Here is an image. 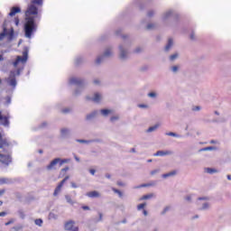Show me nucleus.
Here are the masks:
<instances>
[{"label": "nucleus", "instance_id": "nucleus-1", "mask_svg": "<svg viewBox=\"0 0 231 231\" xmlns=\"http://www.w3.org/2000/svg\"><path fill=\"white\" fill-rule=\"evenodd\" d=\"M39 14V9L37 6L29 5L25 12V22L23 24V32L26 39H32L33 34L37 32V23H35V18L31 15H37Z\"/></svg>", "mask_w": 231, "mask_h": 231}, {"label": "nucleus", "instance_id": "nucleus-2", "mask_svg": "<svg viewBox=\"0 0 231 231\" xmlns=\"http://www.w3.org/2000/svg\"><path fill=\"white\" fill-rule=\"evenodd\" d=\"M12 163V146L0 134V167H8Z\"/></svg>", "mask_w": 231, "mask_h": 231}, {"label": "nucleus", "instance_id": "nucleus-3", "mask_svg": "<svg viewBox=\"0 0 231 231\" xmlns=\"http://www.w3.org/2000/svg\"><path fill=\"white\" fill-rule=\"evenodd\" d=\"M69 84H71L72 86H78L77 89L74 91V95L79 97V95L82 93L84 86H86V79L72 77L69 79Z\"/></svg>", "mask_w": 231, "mask_h": 231}, {"label": "nucleus", "instance_id": "nucleus-4", "mask_svg": "<svg viewBox=\"0 0 231 231\" xmlns=\"http://www.w3.org/2000/svg\"><path fill=\"white\" fill-rule=\"evenodd\" d=\"M19 75H21V69L10 71L9 77L7 79V83L9 86L12 88H15V86H17V79H15V77H19Z\"/></svg>", "mask_w": 231, "mask_h": 231}, {"label": "nucleus", "instance_id": "nucleus-5", "mask_svg": "<svg viewBox=\"0 0 231 231\" xmlns=\"http://www.w3.org/2000/svg\"><path fill=\"white\" fill-rule=\"evenodd\" d=\"M129 47V42H125L119 45V57L122 60H125L129 57V51L127 48Z\"/></svg>", "mask_w": 231, "mask_h": 231}, {"label": "nucleus", "instance_id": "nucleus-6", "mask_svg": "<svg viewBox=\"0 0 231 231\" xmlns=\"http://www.w3.org/2000/svg\"><path fill=\"white\" fill-rule=\"evenodd\" d=\"M14 28H11L10 31L8 32V29H6V26L4 23L3 32L0 33V41H3L5 37H7V41L9 42H12V41H14Z\"/></svg>", "mask_w": 231, "mask_h": 231}, {"label": "nucleus", "instance_id": "nucleus-7", "mask_svg": "<svg viewBox=\"0 0 231 231\" xmlns=\"http://www.w3.org/2000/svg\"><path fill=\"white\" fill-rule=\"evenodd\" d=\"M23 57L22 56H17L16 60L14 61L13 66L14 68H17V66H19V63L22 64H26L27 60H28V51H23Z\"/></svg>", "mask_w": 231, "mask_h": 231}, {"label": "nucleus", "instance_id": "nucleus-8", "mask_svg": "<svg viewBox=\"0 0 231 231\" xmlns=\"http://www.w3.org/2000/svg\"><path fill=\"white\" fill-rule=\"evenodd\" d=\"M10 114L3 116V112L0 111V125H3L4 127H10Z\"/></svg>", "mask_w": 231, "mask_h": 231}, {"label": "nucleus", "instance_id": "nucleus-9", "mask_svg": "<svg viewBox=\"0 0 231 231\" xmlns=\"http://www.w3.org/2000/svg\"><path fill=\"white\" fill-rule=\"evenodd\" d=\"M113 55V51H111V48L106 49L105 52L103 55L98 56L96 60V64H102L104 60L107 57H111Z\"/></svg>", "mask_w": 231, "mask_h": 231}, {"label": "nucleus", "instance_id": "nucleus-10", "mask_svg": "<svg viewBox=\"0 0 231 231\" xmlns=\"http://www.w3.org/2000/svg\"><path fill=\"white\" fill-rule=\"evenodd\" d=\"M86 98L88 100H91L92 102H95V104H100V101L102 100L103 97H102V94L96 92L93 97L87 96Z\"/></svg>", "mask_w": 231, "mask_h": 231}, {"label": "nucleus", "instance_id": "nucleus-11", "mask_svg": "<svg viewBox=\"0 0 231 231\" xmlns=\"http://www.w3.org/2000/svg\"><path fill=\"white\" fill-rule=\"evenodd\" d=\"M67 180H69V176H66L56 187L53 196H59L60 190L62 189V187H64V184L66 183Z\"/></svg>", "mask_w": 231, "mask_h": 231}, {"label": "nucleus", "instance_id": "nucleus-12", "mask_svg": "<svg viewBox=\"0 0 231 231\" xmlns=\"http://www.w3.org/2000/svg\"><path fill=\"white\" fill-rule=\"evenodd\" d=\"M64 226L67 231H79V227L75 226V221L73 220L67 221Z\"/></svg>", "mask_w": 231, "mask_h": 231}, {"label": "nucleus", "instance_id": "nucleus-13", "mask_svg": "<svg viewBox=\"0 0 231 231\" xmlns=\"http://www.w3.org/2000/svg\"><path fill=\"white\" fill-rule=\"evenodd\" d=\"M57 165H59V160L56 158L52 160L49 165H47L46 169L47 171H55L57 169Z\"/></svg>", "mask_w": 231, "mask_h": 231}, {"label": "nucleus", "instance_id": "nucleus-14", "mask_svg": "<svg viewBox=\"0 0 231 231\" xmlns=\"http://www.w3.org/2000/svg\"><path fill=\"white\" fill-rule=\"evenodd\" d=\"M61 138H69V134H71V132L68 128H62L60 130Z\"/></svg>", "mask_w": 231, "mask_h": 231}, {"label": "nucleus", "instance_id": "nucleus-15", "mask_svg": "<svg viewBox=\"0 0 231 231\" xmlns=\"http://www.w3.org/2000/svg\"><path fill=\"white\" fill-rule=\"evenodd\" d=\"M171 154H172V152L171 151H158L153 154V156H169Z\"/></svg>", "mask_w": 231, "mask_h": 231}, {"label": "nucleus", "instance_id": "nucleus-16", "mask_svg": "<svg viewBox=\"0 0 231 231\" xmlns=\"http://www.w3.org/2000/svg\"><path fill=\"white\" fill-rule=\"evenodd\" d=\"M15 14H21L20 7H17V6L12 7L11 12L9 13V16L14 17V15H15Z\"/></svg>", "mask_w": 231, "mask_h": 231}, {"label": "nucleus", "instance_id": "nucleus-17", "mask_svg": "<svg viewBox=\"0 0 231 231\" xmlns=\"http://www.w3.org/2000/svg\"><path fill=\"white\" fill-rule=\"evenodd\" d=\"M177 171H171L168 173H164L162 175V178H163V180H167V178H172L174 176H176Z\"/></svg>", "mask_w": 231, "mask_h": 231}, {"label": "nucleus", "instance_id": "nucleus-18", "mask_svg": "<svg viewBox=\"0 0 231 231\" xmlns=\"http://www.w3.org/2000/svg\"><path fill=\"white\" fill-rule=\"evenodd\" d=\"M88 198H100V193L97 190L87 193Z\"/></svg>", "mask_w": 231, "mask_h": 231}, {"label": "nucleus", "instance_id": "nucleus-19", "mask_svg": "<svg viewBox=\"0 0 231 231\" xmlns=\"http://www.w3.org/2000/svg\"><path fill=\"white\" fill-rule=\"evenodd\" d=\"M98 115V110H94L90 114L87 115V120H93Z\"/></svg>", "mask_w": 231, "mask_h": 231}, {"label": "nucleus", "instance_id": "nucleus-20", "mask_svg": "<svg viewBox=\"0 0 231 231\" xmlns=\"http://www.w3.org/2000/svg\"><path fill=\"white\" fill-rule=\"evenodd\" d=\"M160 127V124H156L152 126H150L147 130H146V133H154L156 131H158Z\"/></svg>", "mask_w": 231, "mask_h": 231}, {"label": "nucleus", "instance_id": "nucleus-21", "mask_svg": "<svg viewBox=\"0 0 231 231\" xmlns=\"http://www.w3.org/2000/svg\"><path fill=\"white\" fill-rule=\"evenodd\" d=\"M172 15H174V11L169 10L166 13H164L162 19H163V21H167V19H169V17H171Z\"/></svg>", "mask_w": 231, "mask_h": 231}, {"label": "nucleus", "instance_id": "nucleus-22", "mask_svg": "<svg viewBox=\"0 0 231 231\" xmlns=\"http://www.w3.org/2000/svg\"><path fill=\"white\" fill-rule=\"evenodd\" d=\"M173 45H174V41L171 38H170L165 46V51H169L171 50V48H172Z\"/></svg>", "mask_w": 231, "mask_h": 231}, {"label": "nucleus", "instance_id": "nucleus-23", "mask_svg": "<svg viewBox=\"0 0 231 231\" xmlns=\"http://www.w3.org/2000/svg\"><path fill=\"white\" fill-rule=\"evenodd\" d=\"M205 151H217V147H216V146L204 147V148H201L200 150H199V152H203Z\"/></svg>", "mask_w": 231, "mask_h": 231}, {"label": "nucleus", "instance_id": "nucleus-24", "mask_svg": "<svg viewBox=\"0 0 231 231\" xmlns=\"http://www.w3.org/2000/svg\"><path fill=\"white\" fill-rule=\"evenodd\" d=\"M210 208V203L203 202L201 207L199 208V210H208Z\"/></svg>", "mask_w": 231, "mask_h": 231}, {"label": "nucleus", "instance_id": "nucleus-25", "mask_svg": "<svg viewBox=\"0 0 231 231\" xmlns=\"http://www.w3.org/2000/svg\"><path fill=\"white\" fill-rule=\"evenodd\" d=\"M100 113L102 116H109V115H111L113 111L111 109H101Z\"/></svg>", "mask_w": 231, "mask_h": 231}, {"label": "nucleus", "instance_id": "nucleus-26", "mask_svg": "<svg viewBox=\"0 0 231 231\" xmlns=\"http://www.w3.org/2000/svg\"><path fill=\"white\" fill-rule=\"evenodd\" d=\"M205 172H207L208 174H216V173L219 172V171H217L214 168H206Z\"/></svg>", "mask_w": 231, "mask_h": 231}, {"label": "nucleus", "instance_id": "nucleus-27", "mask_svg": "<svg viewBox=\"0 0 231 231\" xmlns=\"http://www.w3.org/2000/svg\"><path fill=\"white\" fill-rule=\"evenodd\" d=\"M76 142H78L79 143H93L94 142H97V140L77 139Z\"/></svg>", "mask_w": 231, "mask_h": 231}, {"label": "nucleus", "instance_id": "nucleus-28", "mask_svg": "<svg viewBox=\"0 0 231 231\" xmlns=\"http://www.w3.org/2000/svg\"><path fill=\"white\" fill-rule=\"evenodd\" d=\"M147 97H149V98H152L153 100H156V98H158V93L152 91L147 94Z\"/></svg>", "mask_w": 231, "mask_h": 231}, {"label": "nucleus", "instance_id": "nucleus-29", "mask_svg": "<svg viewBox=\"0 0 231 231\" xmlns=\"http://www.w3.org/2000/svg\"><path fill=\"white\" fill-rule=\"evenodd\" d=\"M152 198H154V194H153V193H150V194H147V195L143 196V197L140 199V201H143V200H145V199H151Z\"/></svg>", "mask_w": 231, "mask_h": 231}, {"label": "nucleus", "instance_id": "nucleus-30", "mask_svg": "<svg viewBox=\"0 0 231 231\" xmlns=\"http://www.w3.org/2000/svg\"><path fill=\"white\" fill-rule=\"evenodd\" d=\"M165 134L166 136H173L174 138H182L180 134H178L174 132L166 133Z\"/></svg>", "mask_w": 231, "mask_h": 231}, {"label": "nucleus", "instance_id": "nucleus-31", "mask_svg": "<svg viewBox=\"0 0 231 231\" xmlns=\"http://www.w3.org/2000/svg\"><path fill=\"white\" fill-rule=\"evenodd\" d=\"M65 199L69 205H75V201L71 199V196L65 195Z\"/></svg>", "mask_w": 231, "mask_h": 231}, {"label": "nucleus", "instance_id": "nucleus-32", "mask_svg": "<svg viewBox=\"0 0 231 231\" xmlns=\"http://www.w3.org/2000/svg\"><path fill=\"white\" fill-rule=\"evenodd\" d=\"M44 0H32L31 1V5H32V6H34V5H38V6H42V2H43Z\"/></svg>", "mask_w": 231, "mask_h": 231}, {"label": "nucleus", "instance_id": "nucleus-33", "mask_svg": "<svg viewBox=\"0 0 231 231\" xmlns=\"http://www.w3.org/2000/svg\"><path fill=\"white\" fill-rule=\"evenodd\" d=\"M82 62H84V59L82 57H77L75 60V64L76 66H80V64H82Z\"/></svg>", "mask_w": 231, "mask_h": 231}, {"label": "nucleus", "instance_id": "nucleus-34", "mask_svg": "<svg viewBox=\"0 0 231 231\" xmlns=\"http://www.w3.org/2000/svg\"><path fill=\"white\" fill-rule=\"evenodd\" d=\"M171 71H172L174 74L178 73V71H180V65L171 67Z\"/></svg>", "mask_w": 231, "mask_h": 231}, {"label": "nucleus", "instance_id": "nucleus-35", "mask_svg": "<svg viewBox=\"0 0 231 231\" xmlns=\"http://www.w3.org/2000/svg\"><path fill=\"white\" fill-rule=\"evenodd\" d=\"M49 219H59V215H57V214H55V213H53V212H51L50 214H49Z\"/></svg>", "mask_w": 231, "mask_h": 231}, {"label": "nucleus", "instance_id": "nucleus-36", "mask_svg": "<svg viewBox=\"0 0 231 231\" xmlns=\"http://www.w3.org/2000/svg\"><path fill=\"white\" fill-rule=\"evenodd\" d=\"M34 223H35V225H36L37 226H42L43 221H42V218H37V219L34 220Z\"/></svg>", "mask_w": 231, "mask_h": 231}, {"label": "nucleus", "instance_id": "nucleus-37", "mask_svg": "<svg viewBox=\"0 0 231 231\" xmlns=\"http://www.w3.org/2000/svg\"><path fill=\"white\" fill-rule=\"evenodd\" d=\"M113 192H115V194H118L119 198H122L124 196V193H122V191H120V189H116L115 188L112 189Z\"/></svg>", "mask_w": 231, "mask_h": 231}, {"label": "nucleus", "instance_id": "nucleus-38", "mask_svg": "<svg viewBox=\"0 0 231 231\" xmlns=\"http://www.w3.org/2000/svg\"><path fill=\"white\" fill-rule=\"evenodd\" d=\"M178 57H179L178 52H175L174 54H172V55L170 56V60H171V62H173V60H176V59H178Z\"/></svg>", "mask_w": 231, "mask_h": 231}, {"label": "nucleus", "instance_id": "nucleus-39", "mask_svg": "<svg viewBox=\"0 0 231 231\" xmlns=\"http://www.w3.org/2000/svg\"><path fill=\"white\" fill-rule=\"evenodd\" d=\"M169 210H171V206H166L163 210L162 211V216H165V214H167V212H169Z\"/></svg>", "mask_w": 231, "mask_h": 231}, {"label": "nucleus", "instance_id": "nucleus-40", "mask_svg": "<svg viewBox=\"0 0 231 231\" xmlns=\"http://www.w3.org/2000/svg\"><path fill=\"white\" fill-rule=\"evenodd\" d=\"M20 230H23V226H21V225L13 226L11 228V231H20Z\"/></svg>", "mask_w": 231, "mask_h": 231}, {"label": "nucleus", "instance_id": "nucleus-41", "mask_svg": "<svg viewBox=\"0 0 231 231\" xmlns=\"http://www.w3.org/2000/svg\"><path fill=\"white\" fill-rule=\"evenodd\" d=\"M5 183H10V180L6 178L0 179V185H5Z\"/></svg>", "mask_w": 231, "mask_h": 231}, {"label": "nucleus", "instance_id": "nucleus-42", "mask_svg": "<svg viewBox=\"0 0 231 231\" xmlns=\"http://www.w3.org/2000/svg\"><path fill=\"white\" fill-rule=\"evenodd\" d=\"M12 104V97L9 96L5 97V106H10Z\"/></svg>", "mask_w": 231, "mask_h": 231}, {"label": "nucleus", "instance_id": "nucleus-43", "mask_svg": "<svg viewBox=\"0 0 231 231\" xmlns=\"http://www.w3.org/2000/svg\"><path fill=\"white\" fill-rule=\"evenodd\" d=\"M147 30H154L156 28L155 23H148L146 26Z\"/></svg>", "mask_w": 231, "mask_h": 231}, {"label": "nucleus", "instance_id": "nucleus-44", "mask_svg": "<svg viewBox=\"0 0 231 231\" xmlns=\"http://www.w3.org/2000/svg\"><path fill=\"white\" fill-rule=\"evenodd\" d=\"M146 206H147V203L139 204L137 206V210H142V209L145 208Z\"/></svg>", "mask_w": 231, "mask_h": 231}, {"label": "nucleus", "instance_id": "nucleus-45", "mask_svg": "<svg viewBox=\"0 0 231 231\" xmlns=\"http://www.w3.org/2000/svg\"><path fill=\"white\" fill-rule=\"evenodd\" d=\"M137 107H140V109H148L149 106L145 104H139L137 105Z\"/></svg>", "mask_w": 231, "mask_h": 231}, {"label": "nucleus", "instance_id": "nucleus-46", "mask_svg": "<svg viewBox=\"0 0 231 231\" xmlns=\"http://www.w3.org/2000/svg\"><path fill=\"white\" fill-rule=\"evenodd\" d=\"M151 185H152V184H149V183L141 184V185L135 187V189H143V187H151Z\"/></svg>", "mask_w": 231, "mask_h": 231}, {"label": "nucleus", "instance_id": "nucleus-47", "mask_svg": "<svg viewBox=\"0 0 231 231\" xmlns=\"http://www.w3.org/2000/svg\"><path fill=\"white\" fill-rule=\"evenodd\" d=\"M14 223H15V219L11 218L8 222L5 223V226H8L10 225H14Z\"/></svg>", "mask_w": 231, "mask_h": 231}, {"label": "nucleus", "instance_id": "nucleus-48", "mask_svg": "<svg viewBox=\"0 0 231 231\" xmlns=\"http://www.w3.org/2000/svg\"><path fill=\"white\" fill-rule=\"evenodd\" d=\"M18 214H19V216H20V217H21L22 219H24V217H25V216H24V211H23V210L20 209V210L18 211Z\"/></svg>", "mask_w": 231, "mask_h": 231}, {"label": "nucleus", "instance_id": "nucleus-49", "mask_svg": "<svg viewBox=\"0 0 231 231\" xmlns=\"http://www.w3.org/2000/svg\"><path fill=\"white\" fill-rule=\"evenodd\" d=\"M158 172H160V169H155V170L152 171L150 172V174H151L152 176H154V174H158Z\"/></svg>", "mask_w": 231, "mask_h": 231}, {"label": "nucleus", "instance_id": "nucleus-50", "mask_svg": "<svg viewBox=\"0 0 231 231\" xmlns=\"http://www.w3.org/2000/svg\"><path fill=\"white\" fill-rule=\"evenodd\" d=\"M185 199H186V201H189V203H191L192 202V195L186 196Z\"/></svg>", "mask_w": 231, "mask_h": 231}, {"label": "nucleus", "instance_id": "nucleus-51", "mask_svg": "<svg viewBox=\"0 0 231 231\" xmlns=\"http://www.w3.org/2000/svg\"><path fill=\"white\" fill-rule=\"evenodd\" d=\"M56 160H58V165H60V167H62V165H64V162H62V159L56 158Z\"/></svg>", "mask_w": 231, "mask_h": 231}, {"label": "nucleus", "instance_id": "nucleus-52", "mask_svg": "<svg viewBox=\"0 0 231 231\" xmlns=\"http://www.w3.org/2000/svg\"><path fill=\"white\" fill-rule=\"evenodd\" d=\"M98 215H99V218H98V219H95V220H94L95 223H98L99 221H102V217H103L102 213H99Z\"/></svg>", "mask_w": 231, "mask_h": 231}, {"label": "nucleus", "instance_id": "nucleus-53", "mask_svg": "<svg viewBox=\"0 0 231 231\" xmlns=\"http://www.w3.org/2000/svg\"><path fill=\"white\" fill-rule=\"evenodd\" d=\"M192 111H201V106H193Z\"/></svg>", "mask_w": 231, "mask_h": 231}, {"label": "nucleus", "instance_id": "nucleus-54", "mask_svg": "<svg viewBox=\"0 0 231 231\" xmlns=\"http://www.w3.org/2000/svg\"><path fill=\"white\" fill-rule=\"evenodd\" d=\"M116 120H118V116H114L110 118V121L112 122H116Z\"/></svg>", "mask_w": 231, "mask_h": 231}, {"label": "nucleus", "instance_id": "nucleus-55", "mask_svg": "<svg viewBox=\"0 0 231 231\" xmlns=\"http://www.w3.org/2000/svg\"><path fill=\"white\" fill-rule=\"evenodd\" d=\"M141 51H142V47H137L134 50V53H141Z\"/></svg>", "mask_w": 231, "mask_h": 231}, {"label": "nucleus", "instance_id": "nucleus-56", "mask_svg": "<svg viewBox=\"0 0 231 231\" xmlns=\"http://www.w3.org/2000/svg\"><path fill=\"white\" fill-rule=\"evenodd\" d=\"M61 162L64 163H69V162H71L70 159H61Z\"/></svg>", "mask_w": 231, "mask_h": 231}, {"label": "nucleus", "instance_id": "nucleus-57", "mask_svg": "<svg viewBox=\"0 0 231 231\" xmlns=\"http://www.w3.org/2000/svg\"><path fill=\"white\" fill-rule=\"evenodd\" d=\"M154 15V11L148 12V17H152Z\"/></svg>", "mask_w": 231, "mask_h": 231}, {"label": "nucleus", "instance_id": "nucleus-58", "mask_svg": "<svg viewBox=\"0 0 231 231\" xmlns=\"http://www.w3.org/2000/svg\"><path fill=\"white\" fill-rule=\"evenodd\" d=\"M89 172L92 176H95V172H97V171L95 169H90Z\"/></svg>", "mask_w": 231, "mask_h": 231}, {"label": "nucleus", "instance_id": "nucleus-59", "mask_svg": "<svg viewBox=\"0 0 231 231\" xmlns=\"http://www.w3.org/2000/svg\"><path fill=\"white\" fill-rule=\"evenodd\" d=\"M19 23H20L19 18H15V19H14L15 26H19Z\"/></svg>", "mask_w": 231, "mask_h": 231}, {"label": "nucleus", "instance_id": "nucleus-60", "mask_svg": "<svg viewBox=\"0 0 231 231\" xmlns=\"http://www.w3.org/2000/svg\"><path fill=\"white\" fill-rule=\"evenodd\" d=\"M8 213H6L5 211L4 212H0V217H5V216H6Z\"/></svg>", "mask_w": 231, "mask_h": 231}, {"label": "nucleus", "instance_id": "nucleus-61", "mask_svg": "<svg viewBox=\"0 0 231 231\" xmlns=\"http://www.w3.org/2000/svg\"><path fill=\"white\" fill-rule=\"evenodd\" d=\"M117 185L119 187H125V184L124 182H122V181H117Z\"/></svg>", "mask_w": 231, "mask_h": 231}, {"label": "nucleus", "instance_id": "nucleus-62", "mask_svg": "<svg viewBox=\"0 0 231 231\" xmlns=\"http://www.w3.org/2000/svg\"><path fill=\"white\" fill-rule=\"evenodd\" d=\"M72 189H78L79 186L75 182H71Z\"/></svg>", "mask_w": 231, "mask_h": 231}, {"label": "nucleus", "instance_id": "nucleus-63", "mask_svg": "<svg viewBox=\"0 0 231 231\" xmlns=\"http://www.w3.org/2000/svg\"><path fill=\"white\" fill-rule=\"evenodd\" d=\"M94 84H96V85L100 84V79H94Z\"/></svg>", "mask_w": 231, "mask_h": 231}, {"label": "nucleus", "instance_id": "nucleus-64", "mask_svg": "<svg viewBox=\"0 0 231 231\" xmlns=\"http://www.w3.org/2000/svg\"><path fill=\"white\" fill-rule=\"evenodd\" d=\"M82 208H83V210H89V207L88 206H83Z\"/></svg>", "mask_w": 231, "mask_h": 231}]
</instances>
